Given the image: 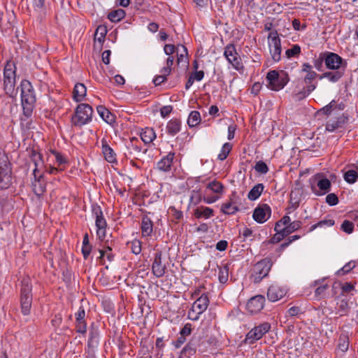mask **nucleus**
Returning <instances> with one entry per match:
<instances>
[{"label":"nucleus","instance_id":"41","mask_svg":"<svg viewBox=\"0 0 358 358\" xmlns=\"http://www.w3.org/2000/svg\"><path fill=\"white\" fill-rule=\"evenodd\" d=\"M223 188L224 186L221 182L217 180H213L207 185L205 192L206 193L207 190H210L217 194H222Z\"/></svg>","mask_w":358,"mask_h":358},{"label":"nucleus","instance_id":"35","mask_svg":"<svg viewBox=\"0 0 358 358\" xmlns=\"http://www.w3.org/2000/svg\"><path fill=\"white\" fill-rule=\"evenodd\" d=\"M269 49L272 59L275 62H279L281 59V43L269 45Z\"/></svg>","mask_w":358,"mask_h":358},{"label":"nucleus","instance_id":"29","mask_svg":"<svg viewBox=\"0 0 358 358\" xmlns=\"http://www.w3.org/2000/svg\"><path fill=\"white\" fill-rule=\"evenodd\" d=\"M141 231L143 236H150L153 231V224L148 216H143L141 222Z\"/></svg>","mask_w":358,"mask_h":358},{"label":"nucleus","instance_id":"64","mask_svg":"<svg viewBox=\"0 0 358 358\" xmlns=\"http://www.w3.org/2000/svg\"><path fill=\"white\" fill-rule=\"evenodd\" d=\"M192 332V325L190 324H186L182 329L180 330V336L185 337Z\"/></svg>","mask_w":358,"mask_h":358},{"label":"nucleus","instance_id":"49","mask_svg":"<svg viewBox=\"0 0 358 358\" xmlns=\"http://www.w3.org/2000/svg\"><path fill=\"white\" fill-rule=\"evenodd\" d=\"M229 269L227 266L219 268L218 278L221 283H225L228 280Z\"/></svg>","mask_w":358,"mask_h":358},{"label":"nucleus","instance_id":"62","mask_svg":"<svg viewBox=\"0 0 358 358\" xmlns=\"http://www.w3.org/2000/svg\"><path fill=\"white\" fill-rule=\"evenodd\" d=\"M336 107V101L334 100L331 101L328 105L322 108L321 111H322L324 114H329L331 110L334 109Z\"/></svg>","mask_w":358,"mask_h":358},{"label":"nucleus","instance_id":"33","mask_svg":"<svg viewBox=\"0 0 358 358\" xmlns=\"http://www.w3.org/2000/svg\"><path fill=\"white\" fill-rule=\"evenodd\" d=\"M314 286L317 287L315 291V296L320 299L323 298L326 290L329 288V285L324 283V279L315 281Z\"/></svg>","mask_w":358,"mask_h":358},{"label":"nucleus","instance_id":"55","mask_svg":"<svg viewBox=\"0 0 358 358\" xmlns=\"http://www.w3.org/2000/svg\"><path fill=\"white\" fill-rule=\"evenodd\" d=\"M76 331L80 334H85L87 331V323L85 320H76Z\"/></svg>","mask_w":358,"mask_h":358},{"label":"nucleus","instance_id":"53","mask_svg":"<svg viewBox=\"0 0 358 358\" xmlns=\"http://www.w3.org/2000/svg\"><path fill=\"white\" fill-rule=\"evenodd\" d=\"M341 229L345 233L350 234L354 230V224L349 220H344L341 224Z\"/></svg>","mask_w":358,"mask_h":358},{"label":"nucleus","instance_id":"3","mask_svg":"<svg viewBox=\"0 0 358 358\" xmlns=\"http://www.w3.org/2000/svg\"><path fill=\"white\" fill-rule=\"evenodd\" d=\"M92 113L93 109L89 104H79L71 117L72 124L78 127H83L92 120Z\"/></svg>","mask_w":358,"mask_h":358},{"label":"nucleus","instance_id":"18","mask_svg":"<svg viewBox=\"0 0 358 358\" xmlns=\"http://www.w3.org/2000/svg\"><path fill=\"white\" fill-rule=\"evenodd\" d=\"M162 251L158 250L155 255L152 266V273L157 278L162 277L165 273L166 266L162 264Z\"/></svg>","mask_w":358,"mask_h":358},{"label":"nucleus","instance_id":"19","mask_svg":"<svg viewBox=\"0 0 358 358\" xmlns=\"http://www.w3.org/2000/svg\"><path fill=\"white\" fill-rule=\"evenodd\" d=\"M11 184V171L8 164L5 162L0 166V187L7 189Z\"/></svg>","mask_w":358,"mask_h":358},{"label":"nucleus","instance_id":"60","mask_svg":"<svg viewBox=\"0 0 358 358\" xmlns=\"http://www.w3.org/2000/svg\"><path fill=\"white\" fill-rule=\"evenodd\" d=\"M326 202L330 206H336L338 203V198L334 193L327 194Z\"/></svg>","mask_w":358,"mask_h":358},{"label":"nucleus","instance_id":"20","mask_svg":"<svg viewBox=\"0 0 358 358\" xmlns=\"http://www.w3.org/2000/svg\"><path fill=\"white\" fill-rule=\"evenodd\" d=\"M108 32L107 28L104 25H99L96 29L94 37V48L101 49L102 45L105 41V38Z\"/></svg>","mask_w":358,"mask_h":358},{"label":"nucleus","instance_id":"15","mask_svg":"<svg viewBox=\"0 0 358 358\" xmlns=\"http://www.w3.org/2000/svg\"><path fill=\"white\" fill-rule=\"evenodd\" d=\"M271 209L268 204L258 206L254 210L252 217L259 223L265 222L271 216Z\"/></svg>","mask_w":358,"mask_h":358},{"label":"nucleus","instance_id":"36","mask_svg":"<svg viewBox=\"0 0 358 358\" xmlns=\"http://www.w3.org/2000/svg\"><path fill=\"white\" fill-rule=\"evenodd\" d=\"M126 13L123 9H117L110 12L108 18L112 22H117L125 17Z\"/></svg>","mask_w":358,"mask_h":358},{"label":"nucleus","instance_id":"40","mask_svg":"<svg viewBox=\"0 0 358 358\" xmlns=\"http://www.w3.org/2000/svg\"><path fill=\"white\" fill-rule=\"evenodd\" d=\"M201 122V115L196 110L192 111L187 119V124L190 127L198 125Z\"/></svg>","mask_w":358,"mask_h":358},{"label":"nucleus","instance_id":"37","mask_svg":"<svg viewBox=\"0 0 358 358\" xmlns=\"http://www.w3.org/2000/svg\"><path fill=\"white\" fill-rule=\"evenodd\" d=\"M238 207L234 202L229 201L223 203L221 207V211L227 215H234L238 211Z\"/></svg>","mask_w":358,"mask_h":358},{"label":"nucleus","instance_id":"31","mask_svg":"<svg viewBox=\"0 0 358 358\" xmlns=\"http://www.w3.org/2000/svg\"><path fill=\"white\" fill-rule=\"evenodd\" d=\"M194 215L197 219L203 217L208 219L213 215V210L209 207L201 206L194 210Z\"/></svg>","mask_w":358,"mask_h":358},{"label":"nucleus","instance_id":"7","mask_svg":"<svg viewBox=\"0 0 358 358\" xmlns=\"http://www.w3.org/2000/svg\"><path fill=\"white\" fill-rule=\"evenodd\" d=\"M273 262L270 258H264L255 264L252 277L255 283L259 282L266 277L272 267Z\"/></svg>","mask_w":358,"mask_h":358},{"label":"nucleus","instance_id":"16","mask_svg":"<svg viewBox=\"0 0 358 358\" xmlns=\"http://www.w3.org/2000/svg\"><path fill=\"white\" fill-rule=\"evenodd\" d=\"M264 302L265 298L262 295L253 296L247 303V310L252 314L257 313L264 308Z\"/></svg>","mask_w":358,"mask_h":358},{"label":"nucleus","instance_id":"24","mask_svg":"<svg viewBox=\"0 0 358 358\" xmlns=\"http://www.w3.org/2000/svg\"><path fill=\"white\" fill-rule=\"evenodd\" d=\"M101 145L102 152L105 159L110 163L116 162V155L113 150L108 145L106 138L101 140Z\"/></svg>","mask_w":358,"mask_h":358},{"label":"nucleus","instance_id":"25","mask_svg":"<svg viewBox=\"0 0 358 358\" xmlns=\"http://www.w3.org/2000/svg\"><path fill=\"white\" fill-rule=\"evenodd\" d=\"M87 94V88L83 83H78L75 85L73 90V99L76 102L83 101Z\"/></svg>","mask_w":358,"mask_h":358},{"label":"nucleus","instance_id":"34","mask_svg":"<svg viewBox=\"0 0 358 358\" xmlns=\"http://www.w3.org/2000/svg\"><path fill=\"white\" fill-rule=\"evenodd\" d=\"M264 185L262 183H259L255 185L250 191L248 192V198L250 201H255L258 199L264 190Z\"/></svg>","mask_w":358,"mask_h":358},{"label":"nucleus","instance_id":"61","mask_svg":"<svg viewBox=\"0 0 358 358\" xmlns=\"http://www.w3.org/2000/svg\"><path fill=\"white\" fill-rule=\"evenodd\" d=\"M181 48L182 50L180 54L178 53V63L183 62L185 57L187 55V50L185 46L181 45L177 47V50L179 51V48Z\"/></svg>","mask_w":358,"mask_h":358},{"label":"nucleus","instance_id":"52","mask_svg":"<svg viewBox=\"0 0 358 358\" xmlns=\"http://www.w3.org/2000/svg\"><path fill=\"white\" fill-rule=\"evenodd\" d=\"M51 153L55 156L56 162L59 166L68 163L67 159L59 152L51 150Z\"/></svg>","mask_w":358,"mask_h":358},{"label":"nucleus","instance_id":"51","mask_svg":"<svg viewBox=\"0 0 358 358\" xmlns=\"http://www.w3.org/2000/svg\"><path fill=\"white\" fill-rule=\"evenodd\" d=\"M31 158L35 165L34 169H36L38 172V167L41 164H42V156L39 152H37L35 150H32Z\"/></svg>","mask_w":358,"mask_h":358},{"label":"nucleus","instance_id":"12","mask_svg":"<svg viewBox=\"0 0 358 358\" xmlns=\"http://www.w3.org/2000/svg\"><path fill=\"white\" fill-rule=\"evenodd\" d=\"M224 55L232 66L240 70L243 68L241 58L236 52V48L233 44H229L224 49Z\"/></svg>","mask_w":358,"mask_h":358},{"label":"nucleus","instance_id":"57","mask_svg":"<svg viewBox=\"0 0 358 358\" xmlns=\"http://www.w3.org/2000/svg\"><path fill=\"white\" fill-rule=\"evenodd\" d=\"M355 267V263L354 262H350L345 264L338 271V273L341 274H346L349 273L351 270H352Z\"/></svg>","mask_w":358,"mask_h":358},{"label":"nucleus","instance_id":"39","mask_svg":"<svg viewBox=\"0 0 358 358\" xmlns=\"http://www.w3.org/2000/svg\"><path fill=\"white\" fill-rule=\"evenodd\" d=\"M349 348V338L345 334H341L338 338V348L342 352L348 351Z\"/></svg>","mask_w":358,"mask_h":358},{"label":"nucleus","instance_id":"10","mask_svg":"<svg viewBox=\"0 0 358 358\" xmlns=\"http://www.w3.org/2000/svg\"><path fill=\"white\" fill-rule=\"evenodd\" d=\"M146 150L142 151L141 143L136 138H132L126 144V152L124 155L129 159H138Z\"/></svg>","mask_w":358,"mask_h":358},{"label":"nucleus","instance_id":"5","mask_svg":"<svg viewBox=\"0 0 358 358\" xmlns=\"http://www.w3.org/2000/svg\"><path fill=\"white\" fill-rule=\"evenodd\" d=\"M266 79L268 83V87L271 90L279 91L289 82V76L286 72L279 73L275 70L270 71L267 73Z\"/></svg>","mask_w":358,"mask_h":358},{"label":"nucleus","instance_id":"43","mask_svg":"<svg viewBox=\"0 0 358 358\" xmlns=\"http://www.w3.org/2000/svg\"><path fill=\"white\" fill-rule=\"evenodd\" d=\"M99 340L97 334L93 331L90 333V338L87 342V348L89 352H92L94 349L98 346Z\"/></svg>","mask_w":358,"mask_h":358},{"label":"nucleus","instance_id":"1","mask_svg":"<svg viewBox=\"0 0 358 358\" xmlns=\"http://www.w3.org/2000/svg\"><path fill=\"white\" fill-rule=\"evenodd\" d=\"M21 101L24 115L30 117L32 114L36 96L31 83L27 80H22L20 83Z\"/></svg>","mask_w":358,"mask_h":358},{"label":"nucleus","instance_id":"17","mask_svg":"<svg viewBox=\"0 0 358 358\" xmlns=\"http://www.w3.org/2000/svg\"><path fill=\"white\" fill-rule=\"evenodd\" d=\"M34 180L32 182V189L34 194L40 197L43 194L46 190V184L43 180L42 175H37V169H34L33 171Z\"/></svg>","mask_w":358,"mask_h":358},{"label":"nucleus","instance_id":"46","mask_svg":"<svg viewBox=\"0 0 358 358\" xmlns=\"http://www.w3.org/2000/svg\"><path fill=\"white\" fill-rule=\"evenodd\" d=\"M232 149V145L229 143H225L220 150L217 156V159L220 161H223L228 157L229 152Z\"/></svg>","mask_w":358,"mask_h":358},{"label":"nucleus","instance_id":"54","mask_svg":"<svg viewBox=\"0 0 358 358\" xmlns=\"http://www.w3.org/2000/svg\"><path fill=\"white\" fill-rule=\"evenodd\" d=\"M324 52L320 54L319 57L316 58L314 62V66L318 71H322L323 63H324Z\"/></svg>","mask_w":358,"mask_h":358},{"label":"nucleus","instance_id":"11","mask_svg":"<svg viewBox=\"0 0 358 358\" xmlns=\"http://www.w3.org/2000/svg\"><path fill=\"white\" fill-rule=\"evenodd\" d=\"M92 213L95 216L97 236L100 240H103L106 236V221L103 216L102 210L99 206H94L92 208Z\"/></svg>","mask_w":358,"mask_h":358},{"label":"nucleus","instance_id":"58","mask_svg":"<svg viewBox=\"0 0 358 358\" xmlns=\"http://www.w3.org/2000/svg\"><path fill=\"white\" fill-rule=\"evenodd\" d=\"M268 40H271L269 45H275V43H281L277 31H271L268 36Z\"/></svg>","mask_w":358,"mask_h":358},{"label":"nucleus","instance_id":"6","mask_svg":"<svg viewBox=\"0 0 358 358\" xmlns=\"http://www.w3.org/2000/svg\"><path fill=\"white\" fill-rule=\"evenodd\" d=\"M209 302L208 294L203 293L201 294V296L193 303L191 308L188 310V319L193 321L198 320L201 315L206 310L209 305Z\"/></svg>","mask_w":358,"mask_h":358},{"label":"nucleus","instance_id":"9","mask_svg":"<svg viewBox=\"0 0 358 358\" xmlns=\"http://www.w3.org/2000/svg\"><path fill=\"white\" fill-rule=\"evenodd\" d=\"M324 64L330 70H340L346 67V62L338 54L331 52H324Z\"/></svg>","mask_w":358,"mask_h":358},{"label":"nucleus","instance_id":"23","mask_svg":"<svg viewBox=\"0 0 358 358\" xmlns=\"http://www.w3.org/2000/svg\"><path fill=\"white\" fill-rule=\"evenodd\" d=\"M316 178H319L318 181L317 182V186L320 190V192H315V194L316 195H324L329 192L331 189V183L329 179L327 178H323L322 175L317 174L316 176Z\"/></svg>","mask_w":358,"mask_h":358},{"label":"nucleus","instance_id":"13","mask_svg":"<svg viewBox=\"0 0 358 358\" xmlns=\"http://www.w3.org/2000/svg\"><path fill=\"white\" fill-rule=\"evenodd\" d=\"M287 290L285 287L278 284L271 285L267 290V298L271 302L280 300L287 294Z\"/></svg>","mask_w":358,"mask_h":358},{"label":"nucleus","instance_id":"48","mask_svg":"<svg viewBox=\"0 0 358 358\" xmlns=\"http://www.w3.org/2000/svg\"><path fill=\"white\" fill-rule=\"evenodd\" d=\"M300 53L301 47L297 44L293 45L291 48H289L285 51V55L287 58L297 57Z\"/></svg>","mask_w":358,"mask_h":358},{"label":"nucleus","instance_id":"27","mask_svg":"<svg viewBox=\"0 0 358 358\" xmlns=\"http://www.w3.org/2000/svg\"><path fill=\"white\" fill-rule=\"evenodd\" d=\"M302 71L306 72V75L301 82L304 83L306 85H312V80L317 76V73L312 70V66L308 63H304L302 65Z\"/></svg>","mask_w":358,"mask_h":358},{"label":"nucleus","instance_id":"50","mask_svg":"<svg viewBox=\"0 0 358 358\" xmlns=\"http://www.w3.org/2000/svg\"><path fill=\"white\" fill-rule=\"evenodd\" d=\"M128 245H130L131 250L134 254L138 255L141 253L142 247L141 242L139 240L134 239L129 243Z\"/></svg>","mask_w":358,"mask_h":358},{"label":"nucleus","instance_id":"2","mask_svg":"<svg viewBox=\"0 0 358 358\" xmlns=\"http://www.w3.org/2000/svg\"><path fill=\"white\" fill-rule=\"evenodd\" d=\"M20 303L22 313L28 315L32 304V284L29 277L24 278L21 281Z\"/></svg>","mask_w":358,"mask_h":358},{"label":"nucleus","instance_id":"47","mask_svg":"<svg viewBox=\"0 0 358 358\" xmlns=\"http://www.w3.org/2000/svg\"><path fill=\"white\" fill-rule=\"evenodd\" d=\"M276 234L270 239L271 243H277L282 241L287 235L284 234L282 229L274 227Z\"/></svg>","mask_w":358,"mask_h":358},{"label":"nucleus","instance_id":"26","mask_svg":"<svg viewBox=\"0 0 358 358\" xmlns=\"http://www.w3.org/2000/svg\"><path fill=\"white\" fill-rule=\"evenodd\" d=\"M345 73L344 68L335 71L325 72L320 76V79L327 78L331 83L338 82Z\"/></svg>","mask_w":358,"mask_h":358},{"label":"nucleus","instance_id":"14","mask_svg":"<svg viewBox=\"0 0 358 358\" xmlns=\"http://www.w3.org/2000/svg\"><path fill=\"white\" fill-rule=\"evenodd\" d=\"M304 83L298 81L297 85L294 91L293 98L296 101H301L305 99L308 95L310 94L315 88V85H306L304 86Z\"/></svg>","mask_w":358,"mask_h":358},{"label":"nucleus","instance_id":"4","mask_svg":"<svg viewBox=\"0 0 358 358\" xmlns=\"http://www.w3.org/2000/svg\"><path fill=\"white\" fill-rule=\"evenodd\" d=\"M15 65L13 62H8L3 69V89L6 93L13 97L16 95L15 85Z\"/></svg>","mask_w":358,"mask_h":358},{"label":"nucleus","instance_id":"45","mask_svg":"<svg viewBox=\"0 0 358 358\" xmlns=\"http://www.w3.org/2000/svg\"><path fill=\"white\" fill-rule=\"evenodd\" d=\"M334 224H335V221L333 219L322 220L318 222L317 223L313 224L310 227L309 231H313L318 227L321 228V227H332L333 225H334Z\"/></svg>","mask_w":358,"mask_h":358},{"label":"nucleus","instance_id":"44","mask_svg":"<svg viewBox=\"0 0 358 358\" xmlns=\"http://www.w3.org/2000/svg\"><path fill=\"white\" fill-rule=\"evenodd\" d=\"M350 307L346 300L341 299L337 302V313H338L340 316L346 315Z\"/></svg>","mask_w":358,"mask_h":358},{"label":"nucleus","instance_id":"42","mask_svg":"<svg viewBox=\"0 0 358 358\" xmlns=\"http://www.w3.org/2000/svg\"><path fill=\"white\" fill-rule=\"evenodd\" d=\"M343 178L349 184L355 183L358 178V168L357 171L353 169L347 171L343 175Z\"/></svg>","mask_w":358,"mask_h":358},{"label":"nucleus","instance_id":"59","mask_svg":"<svg viewBox=\"0 0 358 358\" xmlns=\"http://www.w3.org/2000/svg\"><path fill=\"white\" fill-rule=\"evenodd\" d=\"M290 217L288 216V215H284L279 221H278L275 224V227L277 228V229H282L281 227L282 226H284V227H286L291 222H290Z\"/></svg>","mask_w":358,"mask_h":358},{"label":"nucleus","instance_id":"30","mask_svg":"<svg viewBox=\"0 0 358 358\" xmlns=\"http://www.w3.org/2000/svg\"><path fill=\"white\" fill-rule=\"evenodd\" d=\"M181 129V121L173 118L169 120L166 125L167 133L171 136L176 135Z\"/></svg>","mask_w":358,"mask_h":358},{"label":"nucleus","instance_id":"56","mask_svg":"<svg viewBox=\"0 0 358 358\" xmlns=\"http://www.w3.org/2000/svg\"><path fill=\"white\" fill-rule=\"evenodd\" d=\"M255 169L256 171L261 173H266L268 171V168L266 164L262 161H259L257 162L255 166Z\"/></svg>","mask_w":358,"mask_h":358},{"label":"nucleus","instance_id":"38","mask_svg":"<svg viewBox=\"0 0 358 358\" xmlns=\"http://www.w3.org/2000/svg\"><path fill=\"white\" fill-rule=\"evenodd\" d=\"M302 222L299 220H295L290 222L287 226L282 227L284 234L288 236L292 232L299 229L301 227Z\"/></svg>","mask_w":358,"mask_h":358},{"label":"nucleus","instance_id":"63","mask_svg":"<svg viewBox=\"0 0 358 358\" xmlns=\"http://www.w3.org/2000/svg\"><path fill=\"white\" fill-rule=\"evenodd\" d=\"M172 110L171 106H164L160 109V115L162 117H166L171 113Z\"/></svg>","mask_w":358,"mask_h":358},{"label":"nucleus","instance_id":"28","mask_svg":"<svg viewBox=\"0 0 358 358\" xmlns=\"http://www.w3.org/2000/svg\"><path fill=\"white\" fill-rule=\"evenodd\" d=\"M100 117L108 124H112L115 122V116L111 113L106 108L103 106H99L96 108Z\"/></svg>","mask_w":358,"mask_h":358},{"label":"nucleus","instance_id":"32","mask_svg":"<svg viewBox=\"0 0 358 358\" xmlns=\"http://www.w3.org/2000/svg\"><path fill=\"white\" fill-rule=\"evenodd\" d=\"M156 138L155 130L150 127H146L141 133V138L145 143L152 142Z\"/></svg>","mask_w":358,"mask_h":358},{"label":"nucleus","instance_id":"22","mask_svg":"<svg viewBox=\"0 0 358 358\" xmlns=\"http://www.w3.org/2000/svg\"><path fill=\"white\" fill-rule=\"evenodd\" d=\"M347 122V117L339 115L334 119H329L326 124V130L330 132L341 128Z\"/></svg>","mask_w":358,"mask_h":358},{"label":"nucleus","instance_id":"8","mask_svg":"<svg viewBox=\"0 0 358 358\" xmlns=\"http://www.w3.org/2000/svg\"><path fill=\"white\" fill-rule=\"evenodd\" d=\"M271 329V324L268 322H264L255 327L248 332L245 338V343L248 344H254L257 341L261 339Z\"/></svg>","mask_w":358,"mask_h":358},{"label":"nucleus","instance_id":"21","mask_svg":"<svg viewBox=\"0 0 358 358\" xmlns=\"http://www.w3.org/2000/svg\"><path fill=\"white\" fill-rule=\"evenodd\" d=\"M175 153L169 152L162 157L157 164V169L160 171L168 172L171 171Z\"/></svg>","mask_w":358,"mask_h":358}]
</instances>
